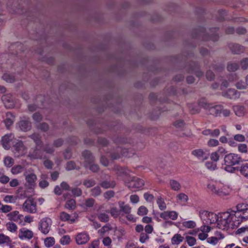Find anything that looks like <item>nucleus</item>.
Segmentation results:
<instances>
[{"label": "nucleus", "instance_id": "nucleus-45", "mask_svg": "<svg viewBox=\"0 0 248 248\" xmlns=\"http://www.w3.org/2000/svg\"><path fill=\"white\" fill-rule=\"evenodd\" d=\"M12 207L10 205H4L0 202V212L7 213L12 210Z\"/></svg>", "mask_w": 248, "mask_h": 248}, {"label": "nucleus", "instance_id": "nucleus-25", "mask_svg": "<svg viewBox=\"0 0 248 248\" xmlns=\"http://www.w3.org/2000/svg\"><path fill=\"white\" fill-rule=\"evenodd\" d=\"M232 109L234 111L235 114L238 117L243 116L245 113V108L243 106H234L232 107Z\"/></svg>", "mask_w": 248, "mask_h": 248}, {"label": "nucleus", "instance_id": "nucleus-36", "mask_svg": "<svg viewBox=\"0 0 248 248\" xmlns=\"http://www.w3.org/2000/svg\"><path fill=\"white\" fill-rule=\"evenodd\" d=\"M3 163L5 167L10 168L14 164L15 161L11 156H7L4 158Z\"/></svg>", "mask_w": 248, "mask_h": 248}, {"label": "nucleus", "instance_id": "nucleus-52", "mask_svg": "<svg viewBox=\"0 0 248 248\" xmlns=\"http://www.w3.org/2000/svg\"><path fill=\"white\" fill-rule=\"evenodd\" d=\"M71 192L74 197H79L82 194V190L78 187H75L71 189Z\"/></svg>", "mask_w": 248, "mask_h": 248}, {"label": "nucleus", "instance_id": "nucleus-12", "mask_svg": "<svg viewBox=\"0 0 248 248\" xmlns=\"http://www.w3.org/2000/svg\"><path fill=\"white\" fill-rule=\"evenodd\" d=\"M73 215L72 216L65 212H62L60 214L59 217L62 221H68L70 223H73L78 218V216L76 213H74Z\"/></svg>", "mask_w": 248, "mask_h": 248}, {"label": "nucleus", "instance_id": "nucleus-13", "mask_svg": "<svg viewBox=\"0 0 248 248\" xmlns=\"http://www.w3.org/2000/svg\"><path fill=\"white\" fill-rule=\"evenodd\" d=\"M236 209L242 217V221L248 219V205L244 203L238 204L236 206Z\"/></svg>", "mask_w": 248, "mask_h": 248}, {"label": "nucleus", "instance_id": "nucleus-47", "mask_svg": "<svg viewBox=\"0 0 248 248\" xmlns=\"http://www.w3.org/2000/svg\"><path fill=\"white\" fill-rule=\"evenodd\" d=\"M120 205V211L123 212L126 214H129L131 211V207L127 204L124 205V202H122Z\"/></svg>", "mask_w": 248, "mask_h": 248}, {"label": "nucleus", "instance_id": "nucleus-7", "mask_svg": "<svg viewBox=\"0 0 248 248\" xmlns=\"http://www.w3.org/2000/svg\"><path fill=\"white\" fill-rule=\"evenodd\" d=\"M22 209L24 212L31 214L37 212V204L36 202L32 198L27 199L22 205Z\"/></svg>", "mask_w": 248, "mask_h": 248}, {"label": "nucleus", "instance_id": "nucleus-19", "mask_svg": "<svg viewBox=\"0 0 248 248\" xmlns=\"http://www.w3.org/2000/svg\"><path fill=\"white\" fill-rule=\"evenodd\" d=\"M17 125L20 130L24 132L30 131L31 128V124L29 120H21Z\"/></svg>", "mask_w": 248, "mask_h": 248}, {"label": "nucleus", "instance_id": "nucleus-49", "mask_svg": "<svg viewBox=\"0 0 248 248\" xmlns=\"http://www.w3.org/2000/svg\"><path fill=\"white\" fill-rule=\"evenodd\" d=\"M44 243L46 247L49 248L55 244V239L52 237H47L45 239Z\"/></svg>", "mask_w": 248, "mask_h": 248}, {"label": "nucleus", "instance_id": "nucleus-56", "mask_svg": "<svg viewBox=\"0 0 248 248\" xmlns=\"http://www.w3.org/2000/svg\"><path fill=\"white\" fill-rule=\"evenodd\" d=\"M109 213L114 218H117L120 215V211L116 207L111 208L110 209Z\"/></svg>", "mask_w": 248, "mask_h": 248}, {"label": "nucleus", "instance_id": "nucleus-16", "mask_svg": "<svg viewBox=\"0 0 248 248\" xmlns=\"http://www.w3.org/2000/svg\"><path fill=\"white\" fill-rule=\"evenodd\" d=\"M33 232L25 228L19 230L18 237L21 240L31 239L33 237Z\"/></svg>", "mask_w": 248, "mask_h": 248}, {"label": "nucleus", "instance_id": "nucleus-54", "mask_svg": "<svg viewBox=\"0 0 248 248\" xmlns=\"http://www.w3.org/2000/svg\"><path fill=\"white\" fill-rule=\"evenodd\" d=\"M71 241L69 235H63L60 239V243L62 245H66L70 243Z\"/></svg>", "mask_w": 248, "mask_h": 248}, {"label": "nucleus", "instance_id": "nucleus-4", "mask_svg": "<svg viewBox=\"0 0 248 248\" xmlns=\"http://www.w3.org/2000/svg\"><path fill=\"white\" fill-rule=\"evenodd\" d=\"M200 217L204 224H211L217 223L218 214L213 212H208L206 211H202L200 212Z\"/></svg>", "mask_w": 248, "mask_h": 248}, {"label": "nucleus", "instance_id": "nucleus-20", "mask_svg": "<svg viewBox=\"0 0 248 248\" xmlns=\"http://www.w3.org/2000/svg\"><path fill=\"white\" fill-rule=\"evenodd\" d=\"M222 95L229 99H235L239 97L240 94L235 89H229L222 93Z\"/></svg>", "mask_w": 248, "mask_h": 248}, {"label": "nucleus", "instance_id": "nucleus-22", "mask_svg": "<svg viewBox=\"0 0 248 248\" xmlns=\"http://www.w3.org/2000/svg\"><path fill=\"white\" fill-rule=\"evenodd\" d=\"M82 156L84 158V166L88 167L89 164L94 162V157L91 153L89 151H85L82 153Z\"/></svg>", "mask_w": 248, "mask_h": 248}, {"label": "nucleus", "instance_id": "nucleus-41", "mask_svg": "<svg viewBox=\"0 0 248 248\" xmlns=\"http://www.w3.org/2000/svg\"><path fill=\"white\" fill-rule=\"evenodd\" d=\"M156 203L158 205V208L161 210H164L167 208V205L164 202V200L161 197H158L156 200Z\"/></svg>", "mask_w": 248, "mask_h": 248}, {"label": "nucleus", "instance_id": "nucleus-40", "mask_svg": "<svg viewBox=\"0 0 248 248\" xmlns=\"http://www.w3.org/2000/svg\"><path fill=\"white\" fill-rule=\"evenodd\" d=\"M182 225L183 227L187 229H193L196 227V224L193 220H188L183 221L182 223Z\"/></svg>", "mask_w": 248, "mask_h": 248}, {"label": "nucleus", "instance_id": "nucleus-15", "mask_svg": "<svg viewBox=\"0 0 248 248\" xmlns=\"http://www.w3.org/2000/svg\"><path fill=\"white\" fill-rule=\"evenodd\" d=\"M14 139V135L13 134H6L2 137L1 142L2 147L5 150H9L11 147L10 142Z\"/></svg>", "mask_w": 248, "mask_h": 248}, {"label": "nucleus", "instance_id": "nucleus-44", "mask_svg": "<svg viewBox=\"0 0 248 248\" xmlns=\"http://www.w3.org/2000/svg\"><path fill=\"white\" fill-rule=\"evenodd\" d=\"M2 78L7 82L12 83L15 80V78L14 75L8 73H5L3 76Z\"/></svg>", "mask_w": 248, "mask_h": 248}, {"label": "nucleus", "instance_id": "nucleus-64", "mask_svg": "<svg viewBox=\"0 0 248 248\" xmlns=\"http://www.w3.org/2000/svg\"><path fill=\"white\" fill-rule=\"evenodd\" d=\"M95 201L93 198H88L85 202V205L88 207H93L94 205Z\"/></svg>", "mask_w": 248, "mask_h": 248}, {"label": "nucleus", "instance_id": "nucleus-9", "mask_svg": "<svg viewBox=\"0 0 248 248\" xmlns=\"http://www.w3.org/2000/svg\"><path fill=\"white\" fill-rule=\"evenodd\" d=\"M237 210L236 211H232L230 212L231 215V218H232L231 221V228H234L237 227L242 222V217L241 214H239Z\"/></svg>", "mask_w": 248, "mask_h": 248}, {"label": "nucleus", "instance_id": "nucleus-43", "mask_svg": "<svg viewBox=\"0 0 248 248\" xmlns=\"http://www.w3.org/2000/svg\"><path fill=\"white\" fill-rule=\"evenodd\" d=\"M6 226L7 230L12 232H15L17 231V227L16 224L13 222H9L7 223Z\"/></svg>", "mask_w": 248, "mask_h": 248}, {"label": "nucleus", "instance_id": "nucleus-31", "mask_svg": "<svg viewBox=\"0 0 248 248\" xmlns=\"http://www.w3.org/2000/svg\"><path fill=\"white\" fill-rule=\"evenodd\" d=\"M112 230V228L109 224H106L98 231V233L101 237H103L107 232Z\"/></svg>", "mask_w": 248, "mask_h": 248}, {"label": "nucleus", "instance_id": "nucleus-3", "mask_svg": "<svg viewBox=\"0 0 248 248\" xmlns=\"http://www.w3.org/2000/svg\"><path fill=\"white\" fill-rule=\"evenodd\" d=\"M199 105L208 111L210 114L217 116L221 114V105H214L210 104L205 100H201L199 102Z\"/></svg>", "mask_w": 248, "mask_h": 248}, {"label": "nucleus", "instance_id": "nucleus-26", "mask_svg": "<svg viewBox=\"0 0 248 248\" xmlns=\"http://www.w3.org/2000/svg\"><path fill=\"white\" fill-rule=\"evenodd\" d=\"M239 171L241 174L246 177H248V164H242L240 167H236V172Z\"/></svg>", "mask_w": 248, "mask_h": 248}, {"label": "nucleus", "instance_id": "nucleus-55", "mask_svg": "<svg viewBox=\"0 0 248 248\" xmlns=\"http://www.w3.org/2000/svg\"><path fill=\"white\" fill-rule=\"evenodd\" d=\"M186 239L187 243V244L190 247L195 245L196 243V240L193 237L190 236H186Z\"/></svg>", "mask_w": 248, "mask_h": 248}, {"label": "nucleus", "instance_id": "nucleus-1", "mask_svg": "<svg viewBox=\"0 0 248 248\" xmlns=\"http://www.w3.org/2000/svg\"><path fill=\"white\" fill-rule=\"evenodd\" d=\"M224 160L225 165V170L231 173H235L236 167L233 166L239 165L243 162L241 156L234 153H229L226 155Z\"/></svg>", "mask_w": 248, "mask_h": 248}, {"label": "nucleus", "instance_id": "nucleus-59", "mask_svg": "<svg viewBox=\"0 0 248 248\" xmlns=\"http://www.w3.org/2000/svg\"><path fill=\"white\" fill-rule=\"evenodd\" d=\"M87 168L93 172H96L99 170L98 166L97 164H94L93 162L92 164H89Z\"/></svg>", "mask_w": 248, "mask_h": 248}, {"label": "nucleus", "instance_id": "nucleus-28", "mask_svg": "<svg viewBox=\"0 0 248 248\" xmlns=\"http://www.w3.org/2000/svg\"><path fill=\"white\" fill-rule=\"evenodd\" d=\"M115 181L111 180L108 181V179H107L106 180L103 181L100 183V186L105 189L113 188L115 186Z\"/></svg>", "mask_w": 248, "mask_h": 248}, {"label": "nucleus", "instance_id": "nucleus-57", "mask_svg": "<svg viewBox=\"0 0 248 248\" xmlns=\"http://www.w3.org/2000/svg\"><path fill=\"white\" fill-rule=\"evenodd\" d=\"M247 85L246 82L243 80L238 81L235 84L236 87L240 90L246 89Z\"/></svg>", "mask_w": 248, "mask_h": 248}, {"label": "nucleus", "instance_id": "nucleus-50", "mask_svg": "<svg viewBox=\"0 0 248 248\" xmlns=\"http://www.w3.org/2000/svg\"><path fill=\"white\" fill-rule=\"evenodd\" d=\"M148 210L144 206H140L138 210L137 214L138 215L143 216L147 214Z\"/></svg>", "mask_w": 248, "mask_h": 248}, {"label": "nucleus", "instance_id": "nucleus-42", "mask_svg": "<svg viewBox=\"0 0 248 248\" xmlns=\"http://www.w3.org/2000/svg\"><path fill=\"white\" fill-rule=\"evenodd\" d=\"M239 68V64L236 62H229L227 66L228 71L234 72Z\"/></svg>", "mask_w": 248, "mask_h": 248}, {"label": "nucleus", "instance_id": "nucleus-34", "mask_svg": "<svg viewBox=\"0 0 248 248\" xmlns=\"http://www.w3.org/2000/svg\"><path fill=\"white\" fill-rule=\"evenodd\" d=\"M102 193V190L99 186H96L90 190L91 195L93 197L100 196Z\"/></svg>", "mask_w": 248, "mask_h": 248}, {"label": "nucleus", "instance_id": "nucleus-18", "mask_svg": "<svg viewBox=\"0 0 248 248\" xmlns=\"http://www.w3.org/2000/svg\"><path fill=\"white\" fill-rule=\"evenodd\" d=\"M191 154L197 157L199 160L202 161L206 160L208 157L207 154L202 149L193 150L191 152Z\"/></svg>", "mask_w": 248, "mask_h": 248}, {"label": "nucleus", "instance_id": "nucleus-2", "mask_svg": "<svg viewBox=\"0 0 248 248\" xmlns=\"http://www.w3.org/2000/svg\"><path fill=\"white\" fill-rule=\"evenodd\" d=\"M231 215L229 212L219 213L217 223V227L222 230L231 228Z\"/></svg>", "mask_w": 248, "mask_h": 248}, {"label": "nucleus", "instance_id": "nucleus-63", "mask_svg": "<svg viewBox=\"0 0 248 248\" xmlns=\"http://www.w3.org/2000/svg\"><path fill=\"white\" fill-rule=\"evenodd\" d=\"M114 192L112 190H108L106 191L104 194V198L106 199L109 200L114 196Z\"/></svg>", "mask_w": 248, "mask_h": 248}, {"label": "nucleus", "instance_id": "nucleus-14", "mask_svg": "<svg viewBox=\"0 0 248 248\" xmlns=\"http://www.w3.org/2000/svg\"><path fill=\"white\" fill-rule=\"evenodd\" d=\"M178 213L175 211H166L160 214V217L164 220L171 219L175 220L177 219Z\"/></svg>", "mask_w": 248, "mask_h": 248}, {"label": "nucleus", "instance_id": "nucleus-33", "mask_svg": "<svg viewBox=\"0 0 248 248\" xmlns=\"http://www.w3.org/2000/svg\"><path fill=\"white\" fill-rule=\"evenodd\" d=\"M64 207L69 210H74L76 208V202L74 199H71L66 201Z\"/></svg>", "mask_w": 248, "mask_h": 248}, {"label": "nucleus", "instance_id": "nucleus-37", "mask_svg": "<svg viewBox=\"0 0 248 248\" xmlns=\"http://www.w3.org/2000/svg\"><path fill=\"white\" fill-rule=\"evenodd\" d=\"M170 184L171 189L173 190L178 191L180 190L181 186L178 181L175 180H170Z\"/></svg>", "mask_w": 248, "mask_h": 248}, {"label": "nucleus", "instance_id": "nucleus-39", "mask_svg": "<svg viewBox=\"0 0 248 248\" xmlns=\"http://www.w3.org/2000/svg\"><path fill=\"white\" fill-rule=\"evenodd\" d=\"M24 169V166L17 165H15L11 169V172L12 174L16 175L22 172Z\"/></svg>", "mask_w": 248, "mask_h": 248}, {"label": "nucleus", "instance_id": "nucleus-30", "mask_svg": "<svg viewBox=\"0 0 248 248\" xmlns=\"http://www.w3.org/2000/svg\"><path fill=\"white\" fill-rule=\"evenodd\" d=\"M230 48L233 53L239 54L245 50V47L239 44H233L230 46Z\"/></svg>", "mask_w": 248, "mask_h": 248}, {"label": "nucleus", "instance_id": "nucleus-51", "mask_svg": "<svg viewBox=\"0 0 248 248\" xmlns=\"http://www.w3.org/2000/svg\"><path fill=\"white\" fill-rule=\"evenodd\" d=\"M29 137L32 139L37 145H39L40 144V136L39 134L34 133L29 136Z\"/></svg>", "mask_w": 248, "mask_h": 248}, {"label": "nucleus", "instance_id": "nucleus-48", "mask_svg": "<svg viewBox=\"0 0 248 248\" xmlns=\"http://www.w3.org/2000/svg\"><path fill=\"white\" fill-rule=\"evenodd\" d=\"M245 70L248 68V58H244L242 59L240 61L239 65V67Z\"/></svg>", "mask_w": 248, "mask_h": 248}, {"label": "nucleus", "instance_id": "nucleus-5", "mask_svg": "<svg viewBox=\"0 0 248 248\" xmlns=\"http://www.w3.org/2000/svg\"><path fill=\"white\" fill-rule=\"evenodd\" d=\"M12 150L15 156L18 157L24 155L26 153L27 148L22 140H17L13 145Z\"/></svg>", "mask_w": 248, "mask_h": 248}, {"label": "nucleus", "instance_id": "nucleus-46", "mask_svg": "<svg viewBox=\"0 0 248 248\" xmlns=\"http://www.w3.org/2000/svg\"><path fill=\"white\" fill-rule=\"evenodd\" d=\"M98 219L103 222H107L109 221V216L108 214L104 213H100L97 215Z\"/></svg>", "mask_w": 248, "mask_h": 248}, {"label": "nucleus", "instance_id": "nucleus-32", "mask_svg": "<svg viewBox=\"0 0 248 248\" xmlns=\"http://www.w3.org/2000/svg\"><path fill=\"white\" fill-rule=\"evenodd\" d=\"M184 239V237L180 234L176 233L171 238V242L172 245H178L182 243Z\"/></svg>", "mask_w": 248, "mask_h": 248}, {"label": "nucleus", "instance_id": "nucleus-11", "mask_svg": "<svg viewBox=\"0 0 248 248\" xmlns=\"http://www.w3.org/2000/svg\"><path fill=\"white\" fill-rule=\"evenodd\" d=\"M144 185V181L139 178L134 177L127 183V186L130 189L140 188Z\"/></svg>", "mask_w": 248, "mask_h": 248}, {"label": "nucleus", "instance_id": "nucleus-62", "mask_svg": "<svg viewBox=\"0 0 248 248\" xmlns=\"http://www.w3.org/2000/svg\"><path fill=\"white\" fill-rule=\"evenodd\" d=\"M44 151L47 154H52L54 149L49 144H46L44 147Z\"/></svg>", "mask_w": 248, "mask_h": 248}, {"label": "nucleus", "instance_id": "nucleus-6", "mask_svg": "<svg viewBox=\"0 0 248 248\" xmlns=\"http://www.w3.org/2000/svg\"><path fill=\"white\" fill-rule=\"evenodd\" d=\"M207 187L213 193L220 196L227 195L230 192V188L226 186H217L213 184H209L207 186Z\"/></svg>", "mask_w": 248, "mask_h": 248}, {"label": "nucleus", "instance_id": "nucleus-10", "mask_svg": "<svg viewBox=\"0 0 248 248\" xmlns=\"http://www.w3.org/2000/svg\"><path fill=\"white\" fill-rule=\"evenodd\" d=\"M23 175L29 186H32L34 185L37 180V176L32 169H30L26 170L24 172Z\"/></svg>", "mask_w": 248, "mask_h": 248}, {"label": "nucleus", "instance_id": "nucleus-27", "mask_svg": "<svg viewBox=\"0 0 248 248\" xmlns=\"http://www.w3.org/2000/svg\"><path fill=\"white\" fill-rule=\"evenodd\" d=\"M202 133L205 136L209 135L213 137H217L220 134V130L218 129H215L214 130L207 129L202 131Z\"/></svg>", "mask_w": 248, "mask_h": 248}, {"label": "nucleus", "instance_id": "nucleus-61", "mask_svg": "<svg viewBox=\"0 0 248 248\" xmlns=\"http://www.w3.org/2000/svg\"><path fill=\"white\" fill-rule=\"evenodd\" d=\"M102 243L105 246L108 247L110 246L112 243V240L109 237L106 236L103 238Z\"/></svg>", "mask_w": 248, "mask_h": 248}, {"label": "nucleus", "instance_id": "nucleus-29", "mask_svg": "<svg viewBox=\"0 0 248 248\" xmlns=\"http://www.w3.org/2000/svg\"><path fill=\"white\" fill-rule=\"evenodd\" d=\"M15 116L10 112L6 113V118L4 120V123L7 127L11 126L15 121Z\"/></svg>", "mask_w": 248, "mask_h": 248}, {"label": "nucleus", "instance_id": "nucleus-38", "mask_svg": "<svg viewBox=\"0 0 248 248\" xmlns=\"http://www.w3.org/2000/svg\"><path fill=\"white\" fill-rule=\"evenodd\" d=\"M96 184V182L94 179H86L84 180L83 185L87 188H90Z\"/></svg>", "mask_w": 248, "mask_h": 248}, {"label": "nucleus", "instance_id": "nucleus-8", "mask_svg": "<svg viewBox=\"0 0 248 248\" xmlns=\"http://www.w3.org/2000/svg\"><path fill=\"white\" fill-rule=\"evenodd\" d=\"M51 219L48 217H44L39 222L38 229L42 233L46 235L51 230Z\"/></svg>", "mask_w": 248, "mask_h": 248}, {"label": "nucleus", "instance_id": "nucleus-17", "mask_svg": "<svg viewBox=\"0 0 248 248\" xmlns=\"http://www.w3.org/2000/svg\"><path fill=\"white\" fill-rule=\"evenodd\" d=\"M1 99L6 108H14L15 104L13 98L11 94L8 93L3 95L1 97Z\"/></svg>", "mask_w": 248, "mask_h": 248}, {"label": "nucleus", "instance_id": "nucleus-24", "mask_svg": "<svg viewBox=\"0 0 248 248\" xmlns=\"http://www.w3.org/2000/svg\"><path fill=\"white\" fill-rule=\"evenodd\" d=\"M29 156L31 159H43L45 158L46 156L44 155L43 153L39 149L36 148L33 151L30 152Z\"/></svg>", "mask_w": 248, "mask_h": 248}, {"label": "nucleus", "instance_id": "nucleus-23", "mask_svg": "<svg viewBox=\"0 0 248 248\" xmlns=\"http://www.w3.org/2000/svg\"><path fill=\"white\" fill-rule=\"evenodd\" d=\"M9 220L16 222H21L23 216L19 214L18 211H14L7 215Z\"/></svg>", "mask_w": 248, "mask_h": 248}, {"label": "nucleus", "instance_id": "nucleus-58", "mask_svg": "<svg viewBox=\"0 0 248 248\" xmlns=\"http://www.w3.org/2000/svg\"><path fill=\"white\" fill-rule=\"evenodd\" d=\"M15 200L13 195H6L3 199L4 202L6 203H14L15 202Z\"/></svg>", "mask_w": 248, "mask_h": 248}, {"label": "nucleus", "instance_id": "nucleus-53", "mask_svg": "<svg viewBox=\"0 0 248 248\" xmlns=\"http://www.w3.org/2000/svg\"><path fill=\"white\" fill-rule=\"evenodd\" d=\"M176 198L178 200L184 203L186 202L188 199V196L183 193L179 194Z\"/></svg>", "mask_w": 248, "mask_h": 248}, {"label": "nucleus", "instance_id": "nucleus-21", "mask_svg": "<svg viewBox=\"0 0 248 248\" xmlns=\"http://www.w3.org/2000/svg\"><path fill=\"white\" fill-rule=\"evenodd\" d=\"M76 240L78 245L84 244L89 240V236L87 233L81 232L76 236Z\"/></svg>", "mask_w": 248, "mask_h": 248}, {"label": "nucleus", "instance_id": "nucleus-60", "mask_svg": "<svg viewBox=\"0 0 248 248\" xmlns=\"http://www.w3.org/2000/svg\"><path fill=\"white\" fill-rule=\"evenodd\" d=\"M238 151L243 153H246L248 152L247 145L246 144H240L238 147Z\"/></svg>", "mask_w": 248, "mask_h": 248}, {"label": "nucleus", "instance_id": "nucleus-35", "mask_svg": "<svg viewBox=\"0 0 248 248\" xmlns=\"http://www.w3.org/2000/svg\"><path fill=\"white\" fill-rule=\"evenodd\" d=\"M12 241L10 238L4 235L3 233H0V244H6L9 245L11 244Z\"/></svg>", "mask_w": 248, "mask_h": 248}]
</instances>
